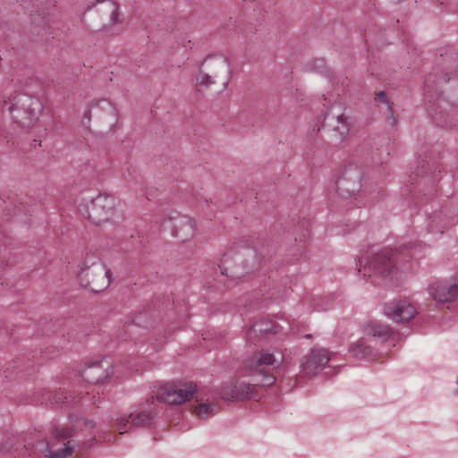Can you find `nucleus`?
<instances>
[{
    "mask_svg": "<svg viewBox=\"0 0 458 458\" xmlns=\"http://www.w3.org/2000/svg\"><path fill=\"white\" fill-rule=\"evenodd\" d=\"M440 4H446L447 5H449L448 1H446V0H441V1H440Z\"/></svg>",
    "mask_w": 458,
    "mask_h": 458,
    "instance_id": "72a5a7b5",
    "label": "nucleus"
},
{
    "mask_svg": "<svg viewBox=\"0 0 458 458\" xmlns=\"http://www.w3.org/2000/svg\"><path fill=\"white\" fill-rule=\"evenodd\" d=\"M93 419H79L69 416L67 423H51L48 428V441L42 452L47 458H70L82 453L97 443Z\"/></svg>",
    "mask_w": 458,
    "mask_h": 458,
    "instance_id": "f257e3e1",
    "label": "nucleus"
},
{
    "mask_svg": "<svg viewBox=\"0 0 458 458\" xmlns=\"http://www.w3.org/2000/svg\"><path fill=\"white\" fill-rule=\"evenodd\" d=\"M353 184V180H345V174L342 171L341 175L335 182L336 191L343 198L354 196L360 191L362 183H358L355 187Z\"/></svg>",
    "mask_w": 458,
    "mask_h": 458,
    "instance_id": "aec40b11",
    "label": "nucleus"
},
{
    "mask_svg": "<svg viewBox=\"0 0 458 458\" xmlns=\"http://www.w3.org/2000/svg\"><path fill=\"white\" fill-rule=\"evenodd\" d=\"M42 108L38 99L26 94L12 96L3 103V110H6L12 120L22 128L33 126Z\"/></svg>",
    "mask_w": 458,
    "mask_h": 458,
    "instance_id": "7ed1b4c3",
    "label": "nucleus"
},
{
    "mask_svg": "<svg viewBox=\"0 0 458 458\" xmlns=\"http://www.w3.org/2000/svg\"><path fill=\"white\" fill-rule=\"evenodd\" d=\"M324 121L333 127L341 138H344L349 132V123L347 117L341 112V106H333L325 114Z\"/></svg>",
    "mask_w": 458,
    "mask_h": 458,
    "instance_id": "dca6fc26",
    "label": "nucleus"
},
{
    "mask_svg": "<svg viewBox=\"0 0 458 458\" xmlns=\"http://www.w3.org/2000/svg\"><path fill=\"white\" fill-rule=\"evenodd\" d=\"M196 402L197 404L194 406V412L200 419L214 416L218 411V406L215 403L204 402L199 399H197Z\"/></svg>",
    "mask_w": 458,
    "mask_h": 458,
    "instance_id": "b1692460",
    "label": "nucleus"
},
{
    "mask_svg": "<svg viewBox=\"0 0 458 458\" xmlns=\"http://www.w3.org/2000/svg\"><path fill=\"white\" fill-rule=\"evenodd\" d=\"M155 223L162 230L169 231L174 238L182 242L190 241L195 235L194 221L190 216L182 215L174 209L164 211L156 217Z\"/></svg>",
    "mask_w": 458,
    "mask_h": 458,
    "instance_id": "39448f33",
    "label": "nucleus"
},
{
    "mask_svg": "<svg viewBox=\"0 0 458 458\" xmlns=\"http://www.w3.org/2000/svg\"><path fill=\"white\" fill-rule=\"evenodd\" d=\"M458 106V89L449 93H442L437 100V109L439 113L445 112L447 107H457Z\"/></svg>",
    "mask_w": 458,
    "mask_h": 458,
    "instance_id": "5701e85b",
    "label": "nucleus"
},
{
    "mask_svg": "<svg viewBox=\"0 0 458 458\" xmlns=\"http://www.w3.org/2000/svg\"><path fill=\"white\" fill-rule=\"evenodd\" d=\"M30 450L26 445L17 443L8 449L4 458H30Z\"/></svg>",
    "mask_w": 458,
    "mask_h": 458,
    "instance_id": "a878e982",
    "label": "nucleus"
},
{
    "mask_svg": "<svg viewBox=\"0 0 458 458\" xmlns=\"http://www.w3.org/2000/svg\"><path fill=\"white\" fill-rule=\"evenodd\" d=\"M457 220H455L456 222ZM453 224L450 218H447L442 212L434 214L428 218V229L431 233H443L449 225Z\"/></svg>",
    "mask_w": 458,
    "mask_h": 458,
    "instance_id": "4be33fe9",
    "label": "nucleus"
},
{
    "mask_svg": "<svg viewBox=\"0 0 458 458\" xmlns=\"http://www.w3.org/2000/svg\"><path fill=\"white\" fill-rule=\"evenodd\" d=\"M82 119H83V122H84L85 120H87L88 122H89V120H90V109H89V108H88V109L85 111V113H84V114H83Z\"/></svg>",
    "mask_w": 458,
    "mask_h": 458,
    "instance_id": "473e14b6",
    "label": "nucleus"
},
{
    "mask_svg": "<svg viewBox=\"0 0 458 458\" xmlns=\"http://www.w3.org/2000/svg\"><path fill=\"white\" fill-rule=\"evenodd\" d=\"M196 391L192 383H168L164 385L158 394V399L168 404L177 405L190 400Z\"/></svg>",
    "mask_w": 458,
    "mask_h": 458,
    "instance_id": "9d476101",
    "label": "nucleus"
},
{
    "mask_svg": "<svg viewBox=\"0 0 458 458\" xmlns=\"http://www.w3.org/2000/svg\"><path fill=\"white\" fill-rule=\"evenodd\" d=\"M199 68L208 72L210 75H213V72H216V77L221 72H225L226 74L230 73V67L227 59L221 55L207 56L200 63Z\"/></svg>",
    "mask_w": 458,
    "mask_h": 458,
    "instance_id": "f3484780",
    "label": "nucleus"
},
{
    "mask_svg": "<svg viewBox=\"0 0 458 458\" xmlns=\"http://www.w3.org/2000/svg\"><path fill=\"white\" fill-rule=\"evenodd\" d=\"M109 276L110 271L94 255L86 258L79 274L81 284L93 292L106 288L110 283Z\"/></svg>",
    "mask_w": 458,
    "mask_h": 458,
    "instance_id": "423d86ee",
    "label": "nucleus"
},
{
    "mask_svg": "<svg viewBox=\"0 0 458 458\" xmlns=\"http://www.w3.org/2000/svg\"><path fill=\"white\" fill-rule=\"evenodd\" d=\"M254 251L248 248L241 250H229L225 252L219 265L221 273L229 277L240 279L249 272L247 269V259L253 258Z\"/></svg>",
    "mask_w": 458,
    "mask_h": 458,
    "instance_id": "0eeeda50",
    "label": "nucleus"
},
{
    "mask_svg": "<svg viewBox=\"0 0 458 458\" xmlns=\"http://www.w3.org/2000/svg\"><path fill=\"white\" fill-rule=\"evenodd\" d=\"M283 361L284 355L281 352H270L267 350H263L255 353L250 360H247L246 368L258 376H261L262 379L260 383L264 386H269L275 383L276 378L273 375L264 372L261 367H278L283 363Z\"/></svg>",
    "mask_w": 458,
    "mask_h": 458,
    "instance_id": "6e6552de",
    "label": "nucleus"
},
{
    "mask_svg": "<svg viewBox=\"0 0 458 458\" xmlns=\"http://www.w3.org/2000/svg\"><path fill=\"white\" fill-rule=\"evenodd\" d=\"M219 394L224 400L241 401L250 399L256 396V386L251 384L232 380L221 386Z\"/></svg>",
    "mask_w": 458,
    "mask_h": 458,
    "instance_id": "ddd939ff",
    "label": "nucleus"
},
{
    "mask_svg": "<svg viewBox=\"0 0 458 458\" xmlns=\"http://www.w3.org/2000/svg\"><path fill=\"white\" fill-rule=\"evenodd\" d=\"M383 313L395 323H408L417 314L415 307L405 300H394L385 303Z\"/></svg>",
    "mask_w": 458,
    "mask_h": 458,
    "instance_id": "9b49d317",
    "label": "nucleus"
},
{
    "mask_svg": "<svg viewBox=\"0 0 458 458\" xmlns=\"http://www.w3.org/2000/svg\"><path fill=\"white\" fill-rule=\"evenodd\" d=\"M331 308L330 301L327 298H319L316 301V305L314 310H327Z\"/></svg>",
    "mask_w": 458,
    "mask_h": 458,
    "instance_id": "7c9ffc66",
    "label": "nucleus"
},
{
    "mask_svg": "<svg viewBox=\"0 0 458 458\" xmlns=\"http://www.w3.org/2000/svg\"><path fill=\"white\" fill-rule=\"evenodd\" d=\"M98 2L103 4L104 9L110 13L111 22L113 24L116 23V21L118 19V12H117L116 5L109 0H101V1L98 0Z\"/></svg>",
    "mask_w": 458,
    "mask_h": 458,
    "instance_id": "c756f323",
    "label": "nucleus"
},
{
    "mask_svg": "<svg viewBox=\"0 0 458 458\" xmlns=\"http://www.w3.org/2000/svg\"><path fill=\"white\" fill-rule=\"evenodd\" d=\"M131 413L121 415L115 419V427L120 435H123L130 431L133 427L131 426Z\"/></svg>",
    "mask_w": 458,
    "mask_h": 458,
    "instance_id": "bb28decb",
    "label": "nucleus"
},
{
    "mask_svg": "<svg viewBox=\"0 0 458 458\" xmlns=\"http://www.w3.org/2000/svg\"><path fill=\"white\" fill-rule=\"evenodd\" d=\"M343 172L345 174V180H353L354 187L358 185V183H362L363 177V169L358 164H349L347 165Z\"/></svg>",
    "mask_w": 458,
    "mask_h": 458,
    "instance_id": "393cba45",
    "label": "nucleus"
},
{
    "mask_svg": "<svg viewBox=\"0 0 458 458\" xmlns=\"http://www.w3.org/2000/svg\"><path fill=\"white\" fill-rule=\"evenodd\" d=\"M131 426L134 428H143L151 424L154 415L152 409L148 408L143 410H136L131 412Z\"/></svg>",
    "mask_w": 458,
    "mask_h": 458,
    "instance_id": "412c9836",
    "label": "nucleus"
},
{
    "mask_svg": "<svg viewBox=\"0 0 458 458\" xmlns=\"http://www.w3.org/2000/svg\"><path fill=\"white\" fill-rule=\"evenodd\" d=\"M329 360L330 354L327 349H313L302 362L301 369L307 375H316L325 368Z\"/></svg>",
    "mask_w": 458,
    "mask_h": 458,
    "instance_id": "2eb2a0df",
    "label": "nucleus"
},
{
    "mask_svg": "<svg viewBox=\"0 0 458 458\" xmlns=\"http://www.w3.org/2000/svg\"><path fill=\"white\" fill-rule=\"evenodd\" d=\"M216 78V72H213V75H210L208 72H204L200 68H199V72L196 75V81L199 85L209 86L215 83V79Z\"/></svg>",
    "mask_w": 458,
    "mask_h": 458,
    "instance_id": "c85d7f7f",
    "label": "nucleus"
},
{
    "mask_svg": "<svg viewBox=\"0 0 458 458\" xmlns=\"http://www.w3.org/2000/svg\"><path fill=\"white\" fill-rule=\"evenodd\" d=\"M294 334L291 324L285 320L271 321L262 320L255 323L246 333V337L250 343L256 344L263 338L277 336L278 338L285 336L288 334Z\"/></svg>",
    "mask_w": 458,
    "mask_h": 458,
    "instance_id": "1a4fd4ad",
    "label": "nucleus"
},
{
    "mask_svg": "<svg viewBox=\"0 0 458 458\" xmlns=\"http://www.w3.org/2000/svg\"><path fill=\"white\" fill-rule=\"evenodd\" d=\"M401 256L414 258L413 244L409 243L403 246L400 251L388 249L378 251L369 250L358 259L356 264L358 272L364 277H390L397 270V264Z\"/></svg>",
    "mask_w": 458,
    "mask_h": 458,
    "instance_id": "f03ea898",
    "label": "nucleus"
},
{
    "mask_svg": "<svg viewBox=\"0 0 458 458\" xmlns=\"http://www.w3.org/2000/svg\"><path fill=\"white\" fill-rule=\"evenodd\" d=\"M428 293L440 303L455 301L458 299V276L433 282L428 287Z\"/></svg>",
    "mask_w": 458,
    "mask_h": 458,
    "instance_id": "f8f14e48",
    "label": "nucleus"
},
{
    "mask_svg": "<svg viewBox=\"0 0 458 458\" xmlns=\"http://www.w3.org/2000/svg\"><path fill=\"white\" fill-rule=\"evenodd\" d=\"M112 373V367L108 360H97L87 364L81 377L90 383L98 384L109 377Z\"/></svg>",
    "mask_w": 458,
    "mask_h": 458,
    "instance_id": "4468645a",
    "label": "nucleus"
},
{
    "mask_svg": "<svg viewBox=\"0 0 458 458\" xmlns=\"http://www.w3.org/2000/svg\"><path fill=\"white\" fill-rule=\"evenodd\" d=\"M376 101L386 106L387 111V119L391 121L392 125H394L396 120L395 117L393 115L392 103L388 100L386 92L380 91L379 93H377L376 97Z\"/></svg>",
    "mask_w": 458,
    "mask_h": 458,
    "instance_id": "cd10ccee",
    "label": "nucleus"
},
{
    "mask_svg": "<svg viewBox=\"0 0 458 458\" xmlns=\"http://www.w3.org/2000/svg\"><path fill=\"white\" fill-rule=\"evenodd\" d=\"M115 199L108 194H98L94 198L84 199L79 205L82 217L94 225H101L113 219L115 214Z\"/></svg>",
    "mask_w": 458,
    "mask_h": 458,
    "instance_id": "20e7f679",
    "label": "nucleus"
},
{
    "mask_svg": "<svg viewBox=\"0 0 458 458\" xmlns=\"http://www.w3.org/2000/svg\"><path fill=\"white\" fill-rule=\"evenodd\" d=\"M363 332L368 337L377 339L380 342H386L391 336L392 329L386 324L370 321L364 327Z\"/></svg>",
    "mask_w": 458,
    "mask_h": 458,
    "instance_id": "6ab92c4d",
    "label": "nucleus"
},
{
    "mask_svg": "<svg viewBox=\"0 0 458 458\" xmlns=\"http://www.w3.org/2000/svg\"><path fill=\"white\" fill-rule=\"evenodd\" d=\"M368 339L363 337L355 343L352 344L349 347V352L352 357L363 360H371L376 357L375 349L369 344Z\"/></svg>",
    "mask_w": 458,
    "mask_h": 458,
    "instance_id": "a211bd4d",
    "label": "nucleus"
},
{
    "mask_svg": "<svg viewBox=\"0 0 458 458\" xmlns=\"http://www.w3.org/2000/svg\"><path fill=\"white\" fill-rule=\"evenodd\" d=\"M96 105H97V106H98V105H101V106H102V107H104V106H108V107H110V108H111L110 104H109L106 100H105V99H101V100L97 101V102H96Z\"/></svg>",
    "mask_w": 458,
    "mask_h": 458,
    "instance_id": "2f4dec72",
    "label": "nucleus"
}]
</instances>
